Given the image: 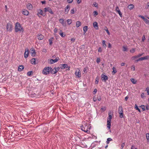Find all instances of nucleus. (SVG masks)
<instances>
[{"label": "nucleus", "instance_id": "f257e3e1", "mask_svg": "<svg viewBox=\"0 0 149 149\" xmlns=\"http://www.w3.org/2000/svg\"><path fill=\"white\" fill-rule=\"evenodd\" d=\"M15 31L16 32L20 31L23 32L24 29L21 24L18 22L16 23L15 26Z\"/></svg>", "mask_w": 149, "mask_h": 149}, {"label": "nucleus", "instance_id": "f03ea898", "mask_svg": "<svg viewBox=\"0 0 149 149\" xmlns=\"http://www.w3.org/2000/svg\"><path fill=\"white\" fill-rule=\"evenodd\" d=\"M51 68L50 67H47L45 68L42 71V73L45 75L49 74L50 72Z\"/></svg>", "mask_w": 149, "mask_h": 149}, {"label": "nucleus", "instance_id": "7ed1b4c3", "mask_svg": "<svg viewBox=\"0 0 149 149\" xmlns=\"http://www.w3.org/2000/svg\"><path fill=\"white\" fill-rule=\"evenodd\" d=\"M13 26L11 22L8 23L6 25V29L7 31L11 32L12 30Z\"/></svg>", "mask_w": 149, "mask_h": 149}, {"label": "nucleus", "instance_id": "20e7f679", "mask_svg": "<svg viewBox=\"0 0 149 149\" xmlns=\"http://www.w3.org/2000/svg\"><path fill=\"white\" fill-rule=\"evenodd\" d=\"M81 130H82L84 131L87 133H89L90 132V131H89V130H88V127L86 125H85V127L84 125L81 128Z\"/></svg>", "mask_w": 149, "mask_h": 149}, {"label": "nucleus", "instance_id": "39448f33", "mask_svg": "<svg viewBox=\"0 0 149 149\" xmlns=\"http://www.w3.org/2000/svg\"><path fill=\"white\" fill-rule=\"evenodd\" d=\"M44 10L45 12H48L50 14H53L54 13L52 12L51 8L49 7H47L44 8Z\"/></svg>", "mask_w": 149, "mask_h": 149}, {"label": "nucleus", "instance_id": "423d86ee", "mask_svg": "<svg viewBox=\"0 0 149 149\" xmlns=\"http://www.w3.org/2000/svg\"><path fill=\"white\" fill-rule=\"evenodd\" d=\"M75 74L78 78H80L81 77V73L79 68H77L75 72Z\"/></svg>", "mask_w": 149, "mask_h": 149}, {"label": "nucleus", "instance_id": "0eeeda50", "mask_svg": "<svg viewBox=\"0 0 149 149\" xmlns=\"http://www.w3.org/2000/svg\"><path fill=\"white\" fill-rule=\"evenodd\" d=\"M113 115V113H112L111 111H109V116L107 118V120L111 121V119L112 118Z\"/></svg>", "mask_w": 149, "mask_h": 149}, {"label": "nucleus", "instance_id": "6e6552de", "mask_svg": "<svg viewBox=\"0 0 149 149\" xmlns=\"http://www.w3.org/2000/svg\"><path fill=\"white\" fill-rule=\"evenodd\" d=\"M58 67L56 68H55L53 69L51 68V69L50 70V72L52 74H55L58 71Z\"/></svg>", "mask_w": 149, "mask_h": 149}, {"label": "nucleus", "instance_id": "1a4fd4ad", "mask_svg": "<svg viewBox=\"0 0 149 149\" xmlns=\"http://www.w3.org/2000/svg\"><path fill=\"white\" fill-rule=\"evenodd\" d=\"M38 12L37 15L39 17H40V16L39 15V14L43 16L45 15V14L44 13L43 11L40 9H39L38 10Z\"/></svg>", "mask_w": 149, "mask_h": 149}, {"label": "nucleus", "instance_id": "9d476101", "mask_svg": "<svg viewBox=\"0 0 149 149\" xmlns=\"http://www.w3.org/2000/svg\"><path fill=\"white\" fill-rule=\"evenodd\" d=\"M68 68V70H70V67H68V65L67 64H63L61 65V69H64L65 68Z\"/></svg>", "mask_w": 149, "mask_h": 149}, {"label": "nucleus", "instance_id": "9b49d317", "mask_svg": "<svg viewBox=\"0 0 149 149\" xmlns=\"http://www.w3.org/2000/svg\"><path fill=\"white\" fill-rule=\"evenodd\" d=\"M101 78L102 80L106 81L108 79V77L107 76L104 74H102L101 75Z\"/></svg>", "mask_w": 149, "mask_h": 149}, {"label": "nucleus", "instance_id": "f8f14e48", "mask_svg": "<svg viewBox=\"0 0 149 149\" xmlns=\"http://www.w3.org/2000/svg\"><path fill=\"white\" fill-rule=\"evenodd\" d=\"M70 9V6L69 5H67L65 7V14H67Z\"/></svg>", "mask_w": 149, "mask_h": 149}, {"label": "nucleus", "instance_id": "ddd939ff", "mask_svg": "<svg viewBox=\"0 0 149 149\" xmlns=\"http://www.w3.org/2000/svg\"><path fill=\"white\" fill-rule=\"evenodd\" d=\"M29 54V49L28 48H26L25 49V51L24 53V57L25 58H26L28 56Z\"/></svg>", "mask_w": 149, "mask_h": 149}, {"label": "nucleus", "instance_id": "4468645a", "mask_svg": "<svg viewBox=\"0 0 149 149\" xmlns=\"http://www.w3.org/2000/svg\"><path fill=\"white\" fill-rule=\"evenodd\" d=\"M22 13L25 15L27 16L29 14V11L26 9H24L22 10Z\"/></svg>", "mask_w": 149, "mask_h": 149}, {"label": "nucleus", "instance_id": "2eb2a0df", "mask_svg": "<svg viewBox=\"0 0 149 149\" xmlns=\"http://www.w3.org/2000/svg\"><path fill=\"white\" fill-rule=\"evenodd\" d=\"M148 56H146L139 58L138 60H137V61H141L144 60L148 59Z\"/></svg>", "mask_w": 149, "mask_h": 149}, {"label": "nucleus", "instance_id": "dca6fc26", "mask_svg": "<svg viewBox=\"0 0 149 149\" xmlns=\"http://www.w3.org/2000/svg\"><path fill=\"white\" fill-rule=\"evenodd\" d=\"M93 26L96 29H98V25L97 23L95 22H94L93 23Z\"/></svg>", "mask_w": 149, "mask_h": 149}, {"label": "nucleus", "instance_id": "f3484780", "mask_svg": "<svg viewBox=\"0 0 149 149\" xmlns=\"http://www.w3.org/2000/svg\"><path fill=\"white\" fill-rule=\"evenodd\" d=\"M58 58H56L55 59H51L50 60V62L51 64L54 63L58 61Z\"/></svg>", "mask_w": 149, "mask_h": 149}, {"label": "nucleus", "instance_id": "a211bd4d", "mask_svg": "<svg viewBox=\"0 0 149 149\" xmlns=\"http://www.w3.org/2000/svg\"><path fill=\"white\" fill-rule=\"evenodd\" d=\"M38 39L39 40H42L44 38V36L41 34H38L37 35Z\"/></svg>", "mask_w": 149, "mask_h": 149}, {"label": "nucleus", "instance_id": "6ab92c4d", "mask_svg": "<svg viewBox=\"0 0 149 149\" xmlns=\"http://www.w3.org/2000/svg\"><path fill=\"white\" fill-rule=\"evenodd\" d=\"M26 7L29 10H31L32 9V6L31 4L29 3L26 5Z\"/></svg>", "mask_w": 149, "mask_h": 149}, {"label": "nucleus", "instance_id": "aec40b11", "mask_svg": "<svg viewBox=\"0 0 149 149\" xmlns=\"http://www.w3.org/2000/svg\"><path fill=\"white\" fill-rule=\"evenodd\" d=\"M111 121H110L107 120V127H108L109 129H110L111 127Z\"/></svg>", "mask_w": 149, "mask_h": 149}, {"label": "nucleus", "instance_id": "412c9836", "mask_svg": "<svg viewBox=\"0 0 149 149\" xmlns=\"http://www.w3.org/2000/svg\"><path fill=\"white\" fill-rule=\"evenodd\" d=\"M134 7V5L132 4H131L128 6V8L130 10L132 9Z\"/></svg>", "mask_w": 149, "mask_h": 149}, {"label": "nucleus", "instance_id": "4be33fe9", "mask_svg": "<svg viewBox=\"0 0 149 149\" xmlns=\"http://www.w3.org/2000/svg\"><path fill=\"white\" fill-rule=\"evenodd\" d=\"M118 112V113L123 112V107L121 106L119 107Z\"/></svg>", "mask_w": 149, "mask_h": 149}, {"label": "nucleus", "instance_id": "5701e85b", "mask_svg": "<svg viewBox=\"0 0 149 149\" xmlns=\"http://www.w3.org/2000/svg\"><path fill=\"white\" fill-rule=\"evenodd\" d=\"M81 22L79 21H78L76 22V26L77 27H78L81 26Z\"/></svg>", "mask_w": 149, "mask_h": 149}, {"label": "nucleus", "instance_id": "b1692460", "mask_svg": "<svg viewBox=\"0 0 149 149\" xmlns=\"http://www.w3.org/2000/svg\"><path fill=\"white\" fill-rule=\"evenodd\" d=\"M24 67L23 65H20L18 68V71H21L24 68Z\"/></svg>", "mask_w": 149, "mask_h": 149}, {"label": "nucleus", "instance_id": "393cba45", "mask_svg": "<svg viewBox=\"0 0 149 149\" xmlns=\"http://www.w3.org/2000/svg\"><path fill=\"white\" fill-rule=\"evenodd\" d=\"M31 54L33 56H34L36 55V53L34 49H32L31 50Z\"/></svg>", "mask_w": 149, "mask_h": 149}, {"label": "nucleus", "instance_id": "a878e982", "mask_svg": "<svg viewBox=\"0 0 149 149\" xmlns=\"http://www.w3.org/2000/svg\"><path fill=\"white\" fill-rule=\"evenodd\" d=\"M123 51H128V48L126 46H123Z\"/></svg>", "mask_w": 149, "mask_h": 149}, {"label": "nucleus", "instance_id": "bb28decb", "mask_svg": "<svg viewBox=\"0 0 149 149\" xmlns=\"http://www.w3.org/2000/svg\"><path fill=\"white\" fill-rule=\"evenodd\" d=\"M88 27L87 26H84L83 28L84 33L85 34L88 30Z\"/></svg>", "mask_w": 149, "mask_h": 149}, {"label": "nucleus", "instance_id": "cd10ccee", "mask_svg": "<svg viewBox=\"0 0 149 149\" xmlns=\"http://www.w3.org/2000/svg\"><path fill=\"white\" fill-rule=\"evenodd\" d=\"M36 59L35 58H32L31 60V63L33 64H35Z\"/></svg>", "mask_w": 149, "mask_h": 149}, {"label": "nucleus", "instance_id": "c85d7f7f", "mask_svg": "<svg viewBox=\"0 0 149 149\" xmlns=\"http://www.w3.org/2000/svg\"><path fill=\"white\" fill-rule=\"evenodd\" d=\"M59 35L62 37H64L65 36V35L63 34L62 31L61 30L60 31Z\"/></svg>", "mask_w": 149, "mask_h": 149}, {"label": "nucleus", "instance_id": "c756f323", "mask_svg": "<svg viewBox=\"0 0 149 149\" xmlns=\"http://www.w3.org/2000/svg\"><path fill=\"white\" fill-rule=\"evenodd\" d=\"M130 80L131 82L133 84H136L137 82V81L135 80L133 78H131Z\"/></svg>", "mask_w": 149, "mask_h": 149}, {"label": "nucleus", "instance_id": "7c9ffc66", "mask_svg": "<svg viewBox=\"0 0 149 149\" xmlns=\"http://www.w3.org/2000/svg\"><path fill=\"white\" fill-rule=\"evenodd\" d=\"M53 40V38L52 37L50 38L49 40V44L50 45H52V41Z\"/></svg>", "mask_w": 149, "mask_h": 149}, {"label": "nucleus", "instance_id": "2f4dec72", "mask_svg": "<svg viewBox=\"0 0 149 149\" xmlns=\"http://www.w3.org/2000/svg\"><path fill=\"white\" fill-rule=\"evenodd\" d=\"M59 21L60 23H61L62 25H63V26L64 25V20L63 19H60L59 20Z\"/></svg>", "mask_w": 149, "mask_h": 149}, {"label": "nucleus", "instance_id": "473e14b6", "mask_svg": "<svg viewBox=\"0 0 149 149\" xmlns=\"http://www.w3.org/2000/svg\"><path fill=\"white\" fill-rule=\"evenodd\" d=\"M112 69L113 70V71L112 72V73L113 74H114L117 72L116 69L115 68L113 67L112 68Z\"/></svg>", "mask_w": 149, "mask_h": 149}, {"label": "nucleus", "instance_id": "72a5a7b5", "mask_svg": "<svg viewBox=\"0 0 149 149\" xmlns=\"http://www.w3.org/2000/svg\"><path fill=\"white\" fill-rule=\"evenodd\" d=\"M102 45L104 47L106 48V45L105 44V41L103 40L102 41Z\"/></svg>", "mask_w": 149, "mask_h": 149}, {"label": "nucleus", "instance_id": "f704fd0d", "mask_svg": "<svg viewBox=\"0 0 149 149\" xmlns=\"http://www.w3.org/2000/svg\"><path fill=\"white\" fill-rule=\"evenodd\" d=\"M112 141V139L111 138H108L107 139V141H106V143L107 144H109L110 141Z\"/></svg>", "mask_w": 149, "mask_h": 149}, {"label": "nucleus", "instance_id": "c9c22d12", "mask_svg": "<svg viewBox=\"0 0 149 149\" xmlns=\"http://www.w3.org/2000/svg\"><path fill=\"white\" fill-rule=\"evenodd\" d=\"M135 108L139 112H141V111L139 108H138L136 104H135Z\"/></svg>", "mask_w": 149, "mask_h": 149}, {"label": "nucleus", "instance_id": "e433bc0d", "mask_svg": "<svg viewBox=\"0 0 149 149\" xmlns=\"http://www.w3.org/2000/svg\"><path fill=\"white\" fill-rule=\"evenodd\" d=\"M120 115L119 117L120 118H122L123 117V112H121L118 113Z\"/></svg>", "mask_w": 149, "mask_h": 149}, {"label": "nucleus", "instance_id": "4c0bfd02", "mask_svg": "<svg viewBox=\"0 0 149 149\" xmlns=\"http://www.w3.org/2000/svg\"><path fill=\"white\" fill-rule=\"evenodd\" d=\"M99 81V78L97 77L95 79V83L96 84H97L98 83Z\"/></svg>", "mask_w": 149, "mask_h": 149}, {"label": "nucleus", "instance_id": "58836bf2", "mask_svg": "<svg viewBox=\"0 0 149 149\" xmlns=\"http://www.w3.org/2000/svg\"><path fill=\"white\" fill-rule=\"evenodd\" d=\"M105 29H104V30H105L106 31L107 33L109 35H110V33H109V31L108 30V29H107V27H105Z\"/></svg>", "mask_w": 149, "mask_h": 149}, {"label": "nucleus", "instance_id": "ea45409f", "mask_svg": "<svg viewBox=\"0 0 149 149\" xmlns=\"http://www.w3.org/2000/svg\"><path fill=\"white\" fill-rule=\"evenodd\" d=\"M93 14L95 17H96L98 15V13L97 11H95L93 12Z\"/></svg>", "mask_w": 149, "mask_h": 149}, {"label": "nucleus", "instance_id": "a19ab883", "mask_svg": "<svg viewBox=\"0 0 149 149\" xmlns=\"http://www.w3.org/2000/svg\"><path fill=\"white\" fill-rule=\"evenodd\" d=\"M146 137L147 140L148 141H149V134L147 133L146 134Z\"/></svg>", "mask_w": 149, "mask_h": 149}, {"label": "nucleus", "instance_id": "79ce46f5", "mask_svg": "<svg viewBox=\"0 0 149 149\" xmlns=\"http://www.w3.org/2000/svg\"><path fill=\"white\" fill-rule=\"evenodd\" d=\"M67 21L68 25H70L72 23V20L71 19H68L67 20Z\"/></svg>", "mask_w": 149, "mask_h": 149}, {"label": "nucleus", "instance_id": "37998d69", "mask_svg": "<svg viewBox=\"0 0 149 149\" xmlns=\"http://www.w3.org/2000/svg\"><path fill=\"white\" fill-rule=\"evenodd\" d=\"M146 91L147 92L148 95H149V87H147L146 88Z\"/></svg>", "mask_w": 149, "mask_h": 149}, {"label": "nucleus", "instance_id": "c03bdc74", "mask_svg": "<svg viewBox=\"0 0 149 149\" xmlns=\"http://www.w3.org/2000/svg\"><path fill=\"white\" fill-rule=\"evenodd\" d=\"M93 5L96 7L98 8V4L96 2H94L93 3Z\"/></svg>", "mask_w": 149, "mask_h": 149}, {"label": "nucleus", "instance_id": "a18cd8bd", "mask_svg": "<svg viewBox=\"0 0 149 149\" xmlns=\"http://www.w3.org/2000/svg\"><path fill=\"white\" fill-rule=\"evenodd\" d=\"M135 51V49L134 48H132L130 50V52L132 53H133Z\"/></svg>", "mask_w": 149, "mask_h": 149}, {"label": "nucleus", "instance_id": "49530a36", "mask_svg": "<svg viewBox=\"0 0 149 149\" xmlns=\"http://www.w3.org/2000/svg\"><path fill=\"white\" fill-rule=\"evenodd\" d=\"M138 58V57H137V56H133L131 58V59L132 60H134L135 58Z\"/></svg>", "mask_w": 149, "mask_h": 149}, {"label": "nucleus", "instance_id": "de8ad7c7", "mask_svg": "<svg viewBox=\"0 0 149 149\" xmlns=\"http://www.w3.org/2000/svg\"><path fill=\"white\" fill-rule=\"evenodd\" d=\"M116 12H117L118 13V14H119V15L120 16V17H122V13H121V12L120 11V10Z\"/></svg>", "mask_w": 149, "mask_h": 149}, {"label": "nucleus", "instance_id": "09e8293b", "mask_svg": "<svg viewBox=\"0 0 149 149\" xmlns=\"http://www.w3.org/2000/svg\"><path fill=\"white\" fill-rule=\"evenodd\" d=\"M125 144L124 143H123L121 144L120 149H123V148L125 146Z\"/></svg>", "mask_w": 149, "mask_h": 149}, {"label": "nucleus", "instance_id": "8fccbe9b", "mask_svg": "<svg viewBox=\"0 0 149 149\" xmlns=\"http://www.w3.org/2000/svg\"><path fill=\"white\" fill-rule=\"evenodd\" d=\"M145 39L146 38L145 35H143L142 38V41L144 42Z\"/></svg>", "mask_w": 149, "mask_h": 149}, {"label": "nucleus", "instance_id": "3c124183", "mask_svg": "<svg viewBox=\"0 0 149 149\" xmlns=\"http://www.w3.org/2000/svg\"><path fill=\"white\" fill-rule=\"evenodd\" d=\"M32 73V71H29L27 73V75L28 76H30L31 75V73Z\"/></svg>", "mask_w": 149, "mask_h": 149}, {"label": "nucleus", "instance_id": "603ef678", "mask_svg": "<svg viewBox=\"0 0 149 149\" xmlns=\"http://www.w3.org/2000/svg\"><path fill=\"white\" fill-rule=\"evenodd\" d=\"M131 68L132 70L133 71H134L135 70V66L134 65H132L131 67Z\"/></svg>", "mask_w": 149, "mask_h": 149}, {"label": "nucleus", "instance_id": "864d4df0", "mask_svg": "<svg viewBox=\"0 0 149 149\" xmlns=\"http://www.w3.org/2000/svg\"><path fill=\"white\" fill-rule=\"evenodd\" d=\"M102 51V49L101 47H100L98 49V52H101Z\"/></svg>", "mask_w": 149, "mask_h": 149}, {"label": "nucleus", "instance_id": "5fc2aeb1", "mask_svg": "<svg viewBox=\"0 0 149 149\" xmlns=\"http://www.w3.org/2000/svg\"><path fill=\"white\" fill-rule=\"evenodd\" d=\"M141 97L143 98H144V97H145L144 93H143L141 94Z\"/></svg>", "mask_w": 149, "mask_h": 149}, {"label": "nucleus", "instance_id": "6e6d98bb", "mask_svg": "<svg viewBox=\"0 0 149 149\" xmlns=\"http://www.w3.org/2000/svg\"><path fill=\"white\" fill-rule=\"evenodd\" d=\"M116 11V12L120 10L119 9V8L118 6H117L116 7V9H115Z\"/></svg>", "mask_w": 149, "mask_h": 149}, {"label": "nucleus", "instance_id": "4d7b16f0", "mask_svg": "<svg viewBox=\"0 0 149 149\" xmlns=\"http://www.w3.org/2000/svg\"><path fill=\"white\" fill-rule=\"evenodd\" d=\"M97 92V90L96 89H94L93 91V93L94 94H95Z\"/></svg>", "mask_w": 149, "mask_h": 149}, {"label": "nucleus", "instance_id": "13d9d810", "mask_svg": "<svg viewBox=\"0 0 149 149\" xmlns=\"http://www.w3.org/2000/svg\"><path fill=\"white\" fill-rule=\"evenodd\" d=\"M141 107L143 111L145 110V107L144 105H141Z\"/></svg>", "mask_w": 149, "mask_h": 149}, {"label": "nucleus", "instance_id": "bf43d9fd", "mask_svg": "<svg viewBox=\"0 0 149 149\" xmlns=\"http://www.w3.org/2000/svg\"><path fill=\"white\" fill-rule=\"evenodd\" d=\"M71 13L72 14H73L74 13V9L71 10L70 11Z\"/></svg>", "mask_w": 149, "mask_h": 149}, {"label": "nucleus", "instance_id": "052dcab7", "mask_svg": "<svg viewBox=\"0 0 149 149\" xmlns=\"http://www.w3.org/2000/svg\"><path fill=\"white\" fill-rule=\"evenodd\" d=\"M101 110H102L103 111H104L106 110V108L104 107H102L101 109Z\"/></svg>", "mask_w": 149, "mask_h": 149}, {"label": "nucleus", "instance_id": "680f3d73", "mask_svg": "<svg viewBox=\"0 0 149 149\" xmlns=\"http://www.w3.org/2000/svg\"><path fill=\"white\" fill-rule=\"evenodd\" d=\"M87 68H84L83 70V72L84 73H86L87 72Z\"/></svg>", "mask_w": 149, "mask_h": 149}, {"label": "nucleus", "instance_id": "e2e57ef3", "mask_svg": "<svg viewBox=\"0 0 149 149\" xmlns=\"http://www.w3.org/2000/svg\"><path fill=\"white\" fill-rule=\"evenodd\" d=\"M98 63L100 62V59L99 58H97L96 61Z\"/></svg>", "mask_w": 149, "mask_h": 149}, {"label": "nucleus", "instance_id": "0e129e2a", "mask_svg": "<svg viewBox=\"0 0 149 149\" xmlns=\"http://www.w3.org/2000/svg\"><path fill=\"white\" fill-rule=\"evenodd\" d=\"M145 21L147 24H148V25H149V20H148L147 19Z\"/></svg>", "mask_w": 149, "mask_h": 149}, {"label": "nucleus", "instance_id": "69168bd1", "mask_svg": "<svg viewBox=\"0 0 149 149\" xmlns=\"http://www.w3.org/2000/svg\"><path fill=\"white\" fill-rule=\"evenodd\" d=\"M58 29L56 28H55L54 30V31L55 33H56L57 32Z\"/></svg>", "mask_w": 149, "mask_h": 149}, {"label": "nucleus", "instance_id": "338daca9", "mask_svg": "<svg viewBox=\"0 0 149 149\" xmlns=\"http://www.w3.org/2000/svg\"><path fill=\"white\" fill-rule=\"evenodd\" d=\"M75 40H76V39H75V38H73L71 39V40L72 42H74V41H75Z\"/></svg>", "mask_w": 149, "mask_h": 149}, {"label": "nucleus", "instance_id": "774afa93", "mask_svg": "<svg viewBox=\"0 0 149 149\" xmlns=\"http://www.w3.org/2000/svg\"><path fill=\"white\" fill-rule=\"evenodd\" d=\"M73 0H67V2L69 3H70L72 2Z\"/></svg>", "mask_w": 149, "mask_h": 149}]
</instances>
